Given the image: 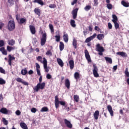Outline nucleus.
<instances>
[{"label":"nucleus","mask_w":129,"mask_h":129,"mask_svg":"<svg viewBox=\"0 0 129 129\" xmlns=\"http://www.w3.org/2000/svg\"><path fill=\"white\" fill-rule=\"evenodd\" d=\"M54 104L56 109L59 107V104H60V105H62V106H64V107H66V110H67V111H69L70 108L69 107H68V105L66 104V102H65V101H59V98L58 97V95L55 96Z\"/></svg>","instance_id":"nucleus-1"},{"label":"nucleus","mask_w":129,"mask_h":129,"mask_svg":"<svg viewBox=\"0 0 129 129\" xmlns=\"http://www.w3.org/2000/svg\"><path fill=\"white\" fill-rule=\"evenodd\" d=\"M42 80H43V77L41 76L39 79V83L37 84L36 86L33 88L34 91H36V92H38L39 89L43 90L44 88H45V86L46 85V83L45 82H42Z\"/></svg>","instance_id":"nucleus-2"},{"label":"nucleus","mask_w":129,"mask_h":129,"mask_svg":"<svg viewBox=\"0 0 129 129\" xmlns=\"http://www.w3.org/2000/svg\"><path fill=\"white\" fill-rule=\"evenodd\" d=\"M7 29L10 32L14 31L16 29V23H15V20H12L8 22V24L7 26Z\"/></svg>","instance_id":"nucleus-3"},{"label":"nucleus","mask_w":129,"mask_h":129,"mask_svg":"<svg viewBox=\"0 0 129 129\" xmlns=\"http://www.w3.org/2000/svg\"><path fill=\"white\" fill-rule=\"evenodd\" d=\"M93 74L94 77H96V78L99 77V74H98V68H97L96 64H93Z\"/></svg>","instance_id":"nucleus-4"},{"label":"nucleus","mask_w":129,"mask_h":129,"mask_svg":"<svg viewBox=\"0 0 129 129\" xmlns=\"http://www.w3.org/2000/svg\"><path fill=\"white\" fill-rule=\"evenodd\" d=\"M47 41V33L45 32L42 34V38L41 39L40 44L41 46H44L46 44Z\"/></svg>","instance_id":"nucleus-5"},{"label":"nucleus","mask_w":129,"mask_h":129,"mask_svg":"<svg viewBox=\"0 0 129 129\" xmlns=\"http://www.w3.org/2000/svg\"><path fill=\"white\" fill-rule=\"evenodd\" d=\"M43 63L44 65V69L45 70V72H49V69H48L47 65H48V62L47 61V59H46V58L43 57Z\"/></svg>","instance_id":"nucleus-6"},{"label":"nucleus","mask_w":129,"mask_h":129,"mask_svg":"<svg viewBox=\"0 0 129 129\" xmlns=\"http://www.w3.org/2000/svg\"><path fill=\"white\" fill-rule=\"evenodd\" d=\"M96 36H97V34L96 33H94L92 36L88 37L85 40V43H89L90 41H92V40H93V39H95Z\"/></svg>","instance_id":"nucleus-7"},{"label":"nucleus","mask_w":129,"mask_h":129,"mask_svg":"<svg viewBox=\"0 0 129 129\" xmlns=\"http://www.w3.org/2000/svg\"><path fill=\"white\" fill-rule=\"evenodd\" d=\"M85 55L88 62H91V58H90V55H89V52H88V50H87V49H86L85 50Z\"/></svg>","instance_id":"nucleus-8"},{"label":"nucleus","mask_w":129,"mask_h":129,"mask_svg":"<svg viewBox=\"0 0 129 129\" xmlns=\"http://www.w3.org/2000/svg\"><path fill=\"white\" fill-rule=\"evenodd\" d=\"M64 122L67 127H69V128H72L73 125L70 121L68 120L67 119H64Z\"/></svg>","instance_id":"nucleus-9"},{"label":"nucleus","mask_w":129,"mask_h":129,"mask_svg":"<svg viewBox=\"0 0 129 129\" xmlns=\"http://www.w3.org/2000/svg\"><path fill=\"white\" fill-rule=\"evenodd\" d=\"M96 51L98 52H104V48L103 47L100 46V44L98 43V44L96 45Z\"/></svg>","instance_id":"nucleus-10"},{"label":"nucleus","mask_w":129,"mask_h":129,"mask_svg":"<svg viewBox=\"0 0 129 129\" xmlns=\"http://www.w3.org/2000/svg\"><path fill=\"white\" fill-rule=\"evenodd\" d=\"M16 59V57H15V56H12V55L9 54L8 55V63H9V65H10V66H11L12 65V61H13V60H15Z\"/></svg>","instance_id":"nucleus-11"},{"label":"nucleus","mask_w":129,"mask_h":129,"mask_svg":"<svg viewBox=\"0 0 129 129\" xmlns=\"http://www.w3.org/2000/svg\"><path fill=\"white\" fill-rule=\"evenodd\" d=\"M16 81H17V82H20L21 83H22V84H23L24 85H29V83L23 81V80L21 78H17L16 79Z\"/></svg>","instance_id":"nucleus-12"},{"label":"nucleus","mask_w":129,"mask_h":129,"mask_svg":"<svg viewBox=\"0 0 129 129\" xmlns=\"http://www.w3.org/2000/svg\"><path fill=\"white\" fill-rule=\"evenodd\" d=\"M77 13H78V8H76L73 11V18L75 20L77 18Z\"/></svg>","instance_id":"nucleus-13"},{"label":"nucleus","mask_w":129,"mask_h":129,"mask_svg":"<svg viewBox=\"0 0 129 129\" xmlns=\"http://www.w3.org/2000/svg\"><path fill=\"white\" fill-rule=\"evenodd\" d=\"M30 31L32 35L36 34V28L33 25H29Z\"/></svg>","instance_id":"nucleus-14"},{"label":"nucleus","mask_w":129,"mask_h":129,"mask_svg":"<svg viewBox=\"0 0 129 129\" xmlns=\"http://www.w3.org/2000/svg\"><path fill=\"white\" fill-rule=\"evenodd\" d=\"M107 109H108L111 116H113V110H112V107H111V105H107Z\"/></svg>","instance_id":"nucleus-15"},{"label":"nucleus","mask_w":129,"mask_h":129,"mask_svg":"<svg viewBox=\"0 0 129 129\" xmlns=\"http://www.w3.org/2000/svg\"><path fill=\"white\" fill-rule=\"evenodd\" d=\"M64 85L68 89H70V81L69 79H67L64 80Z\"/></svg>","instance_id":"nucleus-16"},{"label":"nucleus","mask_w":129,"mask_h":129,"mask_svg":"<svg viewBox=\"0 0 129 129\" xmlns=\"http://www.w3.org/2000/svg\"><path fill=\"white\" fill-rule=\"evenodd\" d=\"M116 55H118V56H121V57H127V54H126V53L123 51L117 52H116Z\"/></svg>","instance_id":"nucleus-17"},{"label":"nucleus","mask_w":129,"mask_h":129,"mask_svg":"<svg viewBox=\"0 0 129 129\" xmlns=\"http://www.w3.org/2000/svg\"><path fill=\"white\" fill-rule=\"evenodd\" d=\"M34 12L36 15L38 16V17H41V10L40 9L38 8H35L34 10Z\"/></svg>","instance_id":"nucleus-18"},{"label":"nucleus","mask_w":129,"mask_h":129,"mask_svg":"<svg viewBox=\"0 0 129 129\" xmlns=\"http://www.w3.org/2000/svg\"><path fill=\"white\" fill-rule=\"evenodd\" d=\"M33 3H34V4H38V5H40L41 7H43V6L45 5L42 0H34L33 1Z\"/></svg>","instance_id":"nucleus-19"},{"label":"nucleus","mask_w":129,"mask_h":129,"mask_svg":"<svg viewBox=\"0 0 129 129\" xmlns=\"http://www.w3.org/2000/svg\"><path fill=\"white\" fill-rule=\"evenodd\" d=\"M0 112L3 113V114H8L9 113V110H7L6 108H2L0 109Z\"/></svg>","instance_id":"nucleus-20"},{"label":"nucleus","mask_w":129,"mask_h":129,"mask_svg":"<svg viewBox=\"0 0 129 129\" xmlns=\"http://www.w3.org/2000/svg\"><path fill=\"white\" fill-rule=\"evenodd\" d=\"M57 62L59 66L60 67H63L64 66V62H63V60L61 59L60 58H57Z\"/></svg>","instance_id":"nucleus-21"},{"label":"nucleus","mask_w":129,"mask_h":129,"mask_svg":"<svg viewBox=\"0 0 129 129\" xmlns=\"http://www.w3.org/2000/svg\"><path fill=\"white\" fill-rule=\"evenodd\" d=\"M99 116V111L98 110H96L94 113V119L96 120H97L98 119V117Z\"/></svg>","instance_id":"nucleus-22"},{"label":"nucleus","mask_w":129,"mask_h":129,"mask_svg":"<svg viewBox=\"0 0 129 129\" xmlns=\"http://www.w3.org/2000/svg\"><path fill=\"white\" fill-rule=\"evenodd\" d=\"M0 52H2V54L3 55H5V56H7V55H8V51H7V50H6L5 47L0 48Z\"/></svg>","instance_id":"nucleus-23"},{"label":"nucleus","mask_w":129,"mask_h":129,"mask_svg":"<svg viewBox=\"0 0 129 129\" xmlns=\"http://www.w3.org/2000/svg\"><path fill=\"white\" fill-rule=\"evenodd\" d=\"M63 40L64 41L65 43H68L69 38L68 34L67 33L63 34Z\"/></svg>","instance_id":"nucleus-24"},{"label":"nucleus","mask_w":129,"mask_h":129,"mask_svg":"<svg viewBox=\"0 0 129 129\" xmlns=\"http://www.w3.org/2000/svg\"><path fill=\"white\" fill-rule=\"evenodd\" d=\"M20 125L21 127L23 129H28V126H27V124L25 123V122H21L20 123Z\"/></svg>","instance_id":"nucleus-25"},{"label":"nucleus","mask_w":129,"mask_h":129,"mask_svg":"<svg viewBox=\"0 0 129 129\" xmlns=\"http://www.w3.org/2000/svg\"><path fill=\"white\" fill-rule=\"evenodd\" d=\"M104 58L107 63H109V64H111L112 63V59L111 58L106 56Z\"/></svg>","instance_id":"nucleus-26"},{"label":"nucleus","mask_w":129,"mask_h":129,"mask_svg":"<svg viewBox=\"0 0 129 129\" xmlns=\"http://www.w3.org/2000/svg\"><path fill=\"white\" fill-rule=\"evenodd\" d=\"M121 4L122 5V6H124L125 8H128L129 7V3L125 2L124 0H122L121 2Z\"/></svg>","instance_id":"nucleus-27"},{"label":"nucleus","mask_w":129,"mask_h":129,"mask_svg":"<svg viewBox=\"0 0 129 129\" xmlns=\"http://www.w3.org/2000/svg\"><path fill=\"white\" fill-rule=\"evenodd\" d=\"M70 68L71 70L74 68V60H70L69 61Z\"/></svg>","instance_id":"nucleus-28"},{"label":"nucleus","mask_w":129,"mask_h":129,"mask_svg":"<svg viewBox=\"0 0 129 129\" xmlns=\"http://www.w3.org/2000/svg\"><path fill=\"white\" fill-rule=\"evenodd\" d=\"M19 20L20 21H18V23L20 25H23V24H25L27 22V20L25 18H21Z\"/></svg>","instance_id":"nucleus-29"},{"label":"nucleus","mask_w":129,"mask_h":129,"mask_svg":"<svg viewBox=\"0 0 129 129\" xmlns=\"http://www.w3.org/2000/svg\"><path fill=\"white\" fill-rule=\"evenodd\" d=\"M104 38V34H99L97 35V39L98 40H101Z\"/></svg>","instance_id":"nucleus-30"},{"label":"nucleus","mask_w":129,"mask_h":129,"mask_svg":"<svg viewBox=\"0 0 129 129\" xmlns=\"http://www.w3.org/2000/svg\"><path fill=\"white\" fill-rule=\"evenodd\" d=\"M70 25L73 28L76 27V24H75V20L72 19L70 21Z\"/></svg>","instance_id":"nucleus-31"},{"label":"nucleus","mask_w":129,"mask_h":129,"mask_svg":"<svg viewBox=\"0 0 129 129\" xmlns=\"http://www.w3.org/2000/svg\"><path fill=\"white\" fill-rule=\"evenodd\" d=\"M75 79L77 80V81L80 78V74H79L78 72H76L74 74Z\"/></svg>","instance_id":"nucleus-32"},{"label":"nucleus","mask_w":129,"mask_h":129,"mask_svg":"<svg viewBox=\"0 0 129 129\" xmlns=\"http://www.w3.org/2000/svg\"><path fill=\"white\" fill-rule=\"evenodd\" d=\"M112 18L113 19L112 20V22H113V23H115L117 22V21H118V19H117V16H116V15H112Z\"/></svg>","instance_id":"nucleus-33"},{"label":"nucleus","mask_w":129,"mask_h":129,"mask_svg":"<svg viewBox=\"0 0 129 129\" xmlns=\"http://www.w3.org/2000/svg\"><path fill=\"white\" fill-rule=\"evenodd\" d=\"M15 49H16V47L10 46H7V51H8V52H11L13 51V50H15Z\"/></svg>","instance_id":"nucleus-34"},{"label":"nucleus","mask_w":129,"mask_h":129,"mask_svg":"<svg viewBox=\"0 0 129 129\" xmlns=\"http://www.w3.org/2000/svg\"><path fill=\"white\" fill-rule=\"evenodd\" d=\"M73 46L75 49H77V40H76V39L73 40Z\"/></svg>","instance_id":"nucleus-35"},{"label":"nucleus","mask_w":129,"mask_h":129,"mask_svg":"<svg viewBox=\"0 0 129 129\" xmlns=\"http://www.w3.org/2000/svg\"><path fill=\"white\" fill-rule=\"evenodd\" d=\"M15 43H16V41L14 39L9 40L8 42V44L9 45H10V46H14V45H15Z\"/></svg>","instance_id":"nucleus-36"},{"label":"nucleus","mask_w":129,"mask_h":129,"mask_svg":"<svg viewBox=\"0 0 129 129\" xmlns=\"http://www.w3.org/2000/svg\"><path fill=\"white\" fill-rule=\"evenodd\" d=\"M59 50L60 51H63L64 50V43L62 41L60 42Z\"/></svg>","instance_id":"nucleus-37"},{"label":"nucleus","mask_w":129,"mask_h":129,"mask_svg":"<svg viewBox=\"0 0 129 129\" xmlns=\"http://www.w3.org/2000/svg\"><path fill=\"white\" fill-rule=\"evenodd\" d=\"M49 110V108L47 107H43L41 109L40 111L41 112H46Z\"/></svg>","instance_id":"nucleus-38"},{"label":"nucleus","mask_w":129,"mask_h":129,"mask_svg":"<svg viewBox=\"0 0 129 129\" xmlns=\"http://www.w3.org/2000/svg\"><path fill=\"white\" fill-rule=\"evenodd\" d=\"M27 73H28V71H27V69L25 68L24 69H22L21 70L22 75H26Z\"/></svg>","instance_id":"nucleus-39"},{"label":"nucleus","mask_w":129,"mask_h":129,"mask_svg":"<svg viewBox=\"0 0 129 129\" xmlns=\"http://www.w3.org/2000/svg\"><path fill=\"white\" fill-rule=\"evenodd\" d=\"M74 99L76 102H78L79 101V96L75 95L74 96Z\"/></svg>","instance_id":"nucleus-40"},{"label":"nucleus","mask_w":129,"mask_h":129,"mask_svg":"<svg viewBox=\"0 0 129 129\" xmlns=\"http://www.w3.org/2000/svg\"><path fill=\"white\" fill-rule=\"evenodd\" d=\"M85 11L86 12H88V11L91 10V6L90 5H87L85 8H84Z\"/></svg>","instance_id":"nucleus-41"},{"label":"nucleus","mask_w":129,"mask_h":129,"mask_svg":"<svg viewBox=\"0 0 129 129\" xmlns=\"http://www.w3.org/2000/svg\"><path fill=\"white\" fill-rule=\"evenodd\" d=\"M6 84V80H4L3 78H0V85H4Z\"/></svg>","instance_id":"nucleus-42"},{"label":"nucleus","mask_w":129,"mask_h":129,"mask_svg":"<svg viewBox=\"0 0 129 129\" xmlns=\"http://www.w3.org/2000/svg\"><path fill=\"white\" fill-rule=\"evenodd\" d=\"M8 4L10 5V7L14 6V0H8Z\"/></svg>","instance_id":"nucleus-43"},{"label":"nucleus","mask_w":129,"mask_h":129,"mask_svg":"<svg viewBox=\"0 0 129 129\" xmlns=\"http://www.w3.org/2000/svg\"><path fill=\"white\" fill-rule=\"evenodd\" d=\"M49 28L51 31V33H54V27H53V25L49 24Z\"/></svg>","instance_id":"nucleus-44"},{"label":"nucleus","mask_w":129,"mask_h":129,"mask_svg":"<svg viewBox=\"0 0 129 129\" xmlns=\"http://www.w3.org/2000/svg\"><path fill=\"white\" fill-rule=\"evenodd\" d=\"M113 23L114 24L115 29H116V30H117V29L119 28V24L117 23V22H113Z\"/></svg>","instance_id":"nucleus-45"},{"label":"nucleus","mask_w":129,"mask_h":129,"mask_svg":"<svg viewBox=\"0 0 129 129\" xmlns=\"http://www.w3.org/2000/svg\"><path fill=\"white\" fill-rule=\"evenodd\" d=\"M3 122L4 124H5V125H8L9 123V122H8V120H7L5 118H3Z\"/></svg>","instance_id":"nucleus-46"},{"label":"nucleus","mask_w":129,"mask_h":129,"mask_svg":"<svg viewBox=\"0 0 129 129\" xmlns=\"http://www.w3.org/2000/svg\"><path fill=\"white\" fill-rule=\"evenodd\" d=\"M54 37H55V38H56V39H55L56 42L60 41V35H55Z\"/></svg>","instance_id":"nucleus-47"},{"label":"nucleus","mask_w":129,"mask_h":129,"mask_svg":"<svg viewBox=\"0 0 129 129\" xmlns=\"http://www.w3.org/2000/svg\"><path fill=\"white\" fill-rule=\"evenodd\" d=\"M0 73L2 74H6V70L4 69L3 68L0 67Z\"/></svg>","instance_id":"nucleus-48"},{"label":"nucleus","mask_w":129,"mask_h":129,"mask_svg":"<svg viewBox=\"0 0 129 129\" xmlns=\"http://www.w3.org/2000/svg\"><path fill=\"white\" fill-rule=\"evenodd\" d=\"M5 46V41L3 40H0V47H3Z\"/></svg>","instance_id":"nucleus-49"},{"label":"nucleus","mask_w":129,"mask_h":129,"mask_svg":"<svg viewBox=\"0 0 129 129\" xmlns=\"http://www.w3.org/2000/svg\"><path fill=\"white\" fill-rule=\"evenodd\" d=\"M107 8L108 10H112V5L111 4H107Z\"/></svg>","instance_id":"nucleus-50"},{"label":"nucleus","mask_w":129,"mask_h":129,"mask_svg":"<svg viewBox=\"0 0 129 129\" xmlns=\"http://www.w3.org/2000/svg\"><path fill=\"white\" fill-rule=\"evenodd\" d=\"M56 6L55 4H50L49 6V8H50V9H55V8H56Z\"/></svg>","instance_id":"nucleus-51"},{"label":"nucleus","mask_w":129,"mask_h":129,"mask_svg":"<svg viewBox=\"0 0 129 129\" xmlns=\"http://www.w3.org/2000/svg\"><path fill=\"white\" fill-rule=\"evenodd\" d=\"M46 55H47L48 56H52V51H51V50H48L46 52Z\"/></svg>","instance_id":"nucleus-52"},{"label":"nucleus","mask_w":129,"mask_h":129,"mask_svg":"<svg viewBox=\"0 0 129 129\" xmlns=\"http://www.w3.org/2000/svg\"><path fill=\"white\" fill-rule=\"evenodd\" d=\"M4 26L5 23H3V21H0V30H2Z\"/></svg>","instance_id":"nucleus-53"},{"label":"nucleus","mask_w":129,"mask_h":129,"mask_svg":"<svg viewBox=\"0 0 129 129\" xmlns=\"http://www.w3.org/2000/svg\"><path fill=\"white\" fill-rule=\"evenodd\" d=\"M125 75L126 77H129V72L127 71V68H126V70L125 71Z\"/></svg>","instance_id":"nucleus-54"},{"label":"nucleus","mask_w":129,"mask_h":129,"mask_svg":"<svg viewBox=\"0 0 129 129\" xmlns=\"http://www.w3.org/2000/svg\"><path fill=\"white\" fill-rule=\"evenodd\" d=\"M42 56H38L36 58L37 61H38L39 62H42Z\"/></svg>","instance_id":"nucleus-55"},{"label":"nucleus","mask_w":129,"mask_h":129,"mask_svg":"<svg viewBox=\"0 0 129 129\" xmlns=\"http://www.w3.org/2000/svg\"><path fill=\"white\" fill-rule=\"evenodd\" d=\"M31 112H33V113H35L37 111V109L36 108H32L31 109Z\"/></svg>","instance_id":"nucleus-56"},{"label":"nucleus","mask_w":129,"mask_h":129,"mask_svg":"<svg viewBox=\"0 0 129 129\" xmlns=\"http://www.w3.org/2000/svg\"><path fill=\"white\" fill-rule=\"evenodd\" d=\"M94 5L96 7L98 6V0H94Z\"/></svg>","instance_id":"nucleus-57"},{"label":"nucleus","mask_w":129,"mask_h":129,"mask_svg":"<svg viewBox=\"0 0 129 129\" xmlns=\"http://www.w3.org/2000/svg\"><path fill=\"white\" fill-rule=\"evenodd\" d=\"M78 1V0H74L71 3L72 6H74L75 4H77Z\"/></svg>","instance_id":"nucleus-58"},{"label":"nucleus","mask_w":129,"mask_h":129,"mask_svg":"<svg viewBox=\"0 0 129 129\" xmlns=\"http://www.w3.org/2000/svg\"><path fill=\"white\" fill-rule=\"evenodd\" d=\"M46 78L47 79H51V78H52V76H51V75H50L49 74H48L46 75Z\"/></svg>","instance_id":"nucleus-59"},{"label":"nucleus","mask_w":129,"mask_h":129,"mask_svg":"<svg viewBox=\"0 0 129 129\" xmlns=\"http://www.w3.org/2000/svg\"><path fill=\"white\" fill-rule=\"evenodd\" d=\"M16 19L18 22L20 20V15L17 14L16 15Z\"/></svg>","instance_id":"nucleus-60"},{"label":"nucleus","mask_w":129,"mask_h":129,"mask_svg":"<svg viewBox=\"0 0 129 129\" xmlns=\"http://www.w3.org/2000/svg\"><path fill=\"white\" fill-rule=\"evenodd\" d=\"M108 27L109 29H112V25H111V23L109 22L108 23Z\"/></svg>","instance_id":"nucleus-61"},{"label":"nucleus","mask_w":129,"mask_h":129,"mask_svg":"<svg viewBox=\"0 0 129 129\" xmlns=\"http://www.w3.org/2000/svg\"><path fill=\"white\" fill-rule=\"evenodd\" d=\"M16 114L17 115H21V111L20 110H17L16 111Z\"/></svg>","instance_id":"nucleus-62"},{"label":"nucleus","mask_w":129,"mask_h":129,"mask_svg":"<svg viewBox=\"0 0 129 129\" xmlns=\"http://www.w3.org/2000/svg\"><path fill=\"white\" fill-rule=\"evenodd\" d=\"M36 67V70H38V69H40V64L38 63H35Z\"/></svg>","instance_id":"nucleus-63"},{"label":"nucleus","mask_w":129,"mask_h":129,"mask_svg":"<svg viewBox=\"0 0 129 129\" xmlns=\"http://www.w3.org/2000/svg\"><path fill=\"white\" fill-rule=\"evenodd\" d=\"M33 43H34V44H36L37 43V42H38V41L37 40V38H34L33 39Z\"/></svg>","instance_id":"nucleus-64"}]
</instances>
